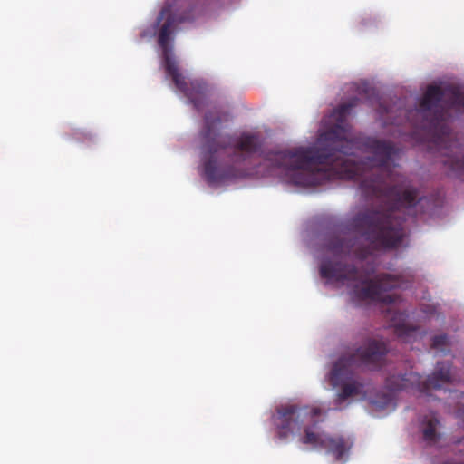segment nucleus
Masks as SVG:
<instances>
[{"mask_svg":"<svg viewBox=\"0 0 464 464\" xmlns=\"http://www.w3.org/2000/svg\"><path fill=\"white\" fill-rule=\"evenodd\" d=\"M371 379H329L335 390V404H342L354 400H367L377 410H384L392 404V392L373 393L374 388L369 382Z\"/></svg>","mask_w":464,"mask_h":464,"instance_id":"f257e3e1","label":"nucleus"},{"mask_svg":"<svg viewBox=\"0 0 464 464\" xmlns=\"http://www.w3.org/2000/svg\"><path fill=\"white\" fill-rule=\"evenodd\" d=\"M300 441L314 448L324 449L332 454L336 461H343L352 448L353 442L343 436H331L326 433L315 432L310 427L304 429V435Z\"/></svg>","mask_w":464,"mask_h":464,"instance_id":"f03ea898","label":"nucleus"},{"mask_svg":"<svg viewBox=\"0 0 464 464\" xmlns=\"http://www.w3.org/2000/svg\"><path fill=\"white\" fill-rule=\"evenodd\" d=\"M302 410L295 404H284L276 408L274 423L280 439H286L300 430L303 423Z\"/></svg>","mask_w":464,"mask_h":464,"instance_id":"7ed1b4c3","label":"nucleus"},{"mask_svg":"<svg viewBox=\"0 0 464 464\" xmlns=\"http://www.w3.org/2000/svg\"><path fill=\"white\" fill-rule=\"evenodd\" d=\"M172 24V19L170 14L168 11L162 12L160 19H159V24L160 26V44L164 49L165 52V61H166V67L169 73L172 74V77L174 81L179 84V79H178V73L176 72V69L172 67L170 57L167 51V44L168 39L169 35V27Z\"/></svg>","mask_w":464,"mask_h":464,"instance_id":"20e7f679","label":"nucleus"},{"mask_svg":"<svg viewBox=\"0 0 464 464\" xmlns=\"http://www.w3.org/2000/svg\"><path fill=\"white\" fill-rule=\"evenodd\" d=\"M451 379H425L419 384L420 392L426 397H432V391H440L443 384L449 382Z\"/></svg>","mask_w":464,"mask_h":464,"instance_id":"39448f33","label":"nucleus"},{"mask_svg":"<svg viewBox=\"0 0 464 464\" xmlns=\"http://www.w3.org/2000/svg\"><path fill=\"white\" fill-rule=\"evenodd\" d=\"M439 425L440 421L436 418H430L423 423L422 435L425 441L435 443L440 439V434L437 432Z\"/></svg>","mask_w":464,"mask_h":464,"instance_id":"423d86ee","label":"nucleus"},{"mask_svg":"<svg viewBox=\"0 0 464 464\" xmlns=\"http://www.w3.org/2000/svg\"><path fill=\"white\" fill-rule=\"evenodd\" d=\"M386 380L388 381L387 388L383 389L382 391H378V392H375V390H374L373 393L392 392L394 394L392 404L390 405L389 407L385 408L384 410H387V409L394 410V408L396 406V403H395L396 393L399 391V389L394 388L393 386L395 385L396 387H399V384L395 383V382H393L394 379H386Z\"/></svg>","mask_w":464,"mask_h":464,"instance_id":"0eeeda50","label":"nucleus"},{"mask_svg":"<svg viewBox=\"0 0 464 464\" xmlns=\"http://www.w3.org/2000/svg\"><path fill=\"white\" fill-rule=\"evenodd\" d=\"M386 380L388 381L387 388L383 389L382 391H378V392H375V390H374L373 393L392 392L394 394L392 404L390 405L389 407L385 408L384 410H387V409L394 410V408L396 406V403H395L396 393L399 391V389L394 388L393 386L395 385L396 387H399V384L395 383V382H393L394 379H386Z\"/></svg>","mask_w":464,"mask_h":464,"instance_id":"6e6552de","label":"nucleus"},{"mask_svg":"<svg viewBox=\"0 0 464 464\" xmlns=\"http://www.w3.org/2000/svg\"><path fill=\"white\" fill-rule=\"evenodd\" d=\"M328 409H322L321 407L314 406L310 410L311 419L314 420V422L324 420V417L327 415Z\"/></svg>","mask_w":464,"mask_h":464,"instance_id":"1a4fd4ad","label":"nucleus"},{"mask_svg":"<svg viewBox=\"0 0 464 464\" xmlns=\"http://www.w3.org/2000/svg\"><path fill=\"white\" fill-rule=\"evenodd\" d=\"M322 276L324 277H328V271L325 267H322L321 269Z\"/></svg>","mask_w":464,"mask_h":464,"instance_id":"9d476101","label":"nucleus"},{"mask_svg":"<svg viewBox=\"0 0 464 464\" xmlns=\"http://www.w3.org/2000/svg\"><path fill=\"white\" fill-rule=\"evenodd\" d=\"M295 157H296L297 159H302V160L304 159V156H303V155H296Z\"/></svg>","mask_w":464,"mask_h":464,"instance_id":"9b49d317","label":"nucleus"},{"mask_svg":"<svg viewBox=\"0 0 464 464\" xmlns=\"http://www.w3.org/2000/svg\"><path fill=\"white\" fill-rule=\"evenodd\" d=\"M399 380L401 382H408L410 379L403 378V379H399Z\"/></svg>","mask_w":464,"mask_h":464,"instance_id":"f8f14e48","label":"nucleus"}]
</instances>
